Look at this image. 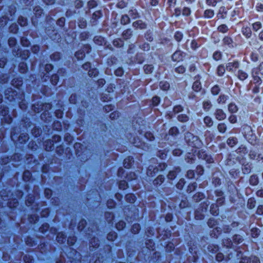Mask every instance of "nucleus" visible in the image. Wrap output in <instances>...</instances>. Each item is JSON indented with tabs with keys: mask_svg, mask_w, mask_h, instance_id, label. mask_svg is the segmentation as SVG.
<instances>
[{
	"mask_svg": "<svg viewBox=\"0 0 263 263\" xmlns=\"http://www.w3.org/2000/svg\"><path fill=\"white\" fill-rule=\"evenodd\" d=\"M241 133L245 138L251 144H254L256 141V136L252 127L248 124L241 126Z\"/></svg>",
	"mask_w": 263,
	"mask_h": 263,
	"instance_id": "f257e3e1",
	"label": "nucleus"
},
{
	"mask_svg": "<svg viewBox=\"0 0 263 263\" xmlns=\"http://www.w3.org/2000/svg\"><path fill=\"white\" fill-rule=\"evenodd\" d=\"M73 147L77 158L82 162H86L88 159V156L86 153L87 147L81 143L76 142Z\"/></svg>",
	"mask_w": 263,
	"mask_h": 263,
	"instance_id": "f03ea898",
	"label": "nucleus"
},
{
	"mask_svg": "<svg viewBox=\"0 0 263 263\" xmlns=\"http://www.w3.org/2000/svg\"><path fill=\"white\" fill-rule=\"evenodd\" d=\"M184 139L187 144L191 147L200 148L203 145V143L199 138L190 132L185 133Z\"/></svg>",
	"mask_w": 263,
	"mask_h": 263,
	"instance_id": "7ed1b4c3",
	"label": "nucleus"
},
{
	"mask_svg": "<svg viewBox=\"0 0 263 263\" xmlns=\"http://www.w3.org/2000/svg\"><path fill=\"white\" fill-rule=\"evenodd\" d=\"M262 76H263V62H261L258 66L252 69L251 76L254 84H261L262 80L260 77Z\"/></svg>",
	"mask_w": 263,
	"mask_h": 263,
	"instance_id": "20e7f679",
	"label": "nucleus"
},
{
	"mask_svg": "<svg viewBox=\"0 0 263 263\" xmlns=\"http://www.w3.org/2000/svg\"><path fill=\"white\" fill-rule=\"evenodd\" d=\"M0 116H2V121L7 124L12 123L13 118L10 114L9 108L7 105H0Z\"/></svg>",
	"mask_w": 263,
	"mask_h": 263,
	"instance_id": "39448f33",
	"label": "nucleus"
},
{
	"mask_svg": "<svg viewBox=\"0 0 263 263\" xmlns=\"http://www.w3.org/2000/svg\"><path fill=\"white\" fill-rule=\"evenodd\" d=\"M210 202L206 201L201 203L199 206L196 210L195 212V218L196 220H202L205 217L206 213Z\"/></svg>",
	"mask_w": 263,
	"mask_h": 263,
	"instance_id": "423d86ee",
	"label": "nucleus"
},
{
	"mask_svg": "<svg viewBox=\"0 0 263 263\" xmlns=\"http://www.w3.org/2000/svg\"><path fill=\"white\" fill-rule=\"evenodd\" d=\"M53 246L46 241H41L37 245L36 249L38 251L43 255H48L54 251L52 249Z\"/></svg>",
	"mask_w": 263,
	"mask_h": 263,
	"instance_id": "0eeeda50",
	"label": "nucleus"
},
{
	"mask_svg": "<svg viewBox=\"0 0 263 263\" xmlns=\"http://www.w3.org/2000/svg\"><path fill=\"white\" fill-rule=\"evenodd\" d=\"M68 262L67 263H81L82 255L77 249L71 248L68 256Z\"/></svg>",
	"mask_w": 263,
	"mask_h": 263,
	"instance_id": "6e6552de",
	"label": "nucleus"
},
{
	"mask_svg": "<svg viewBox=\"0 0 263 263\" xmlns=\"http://www.w3.org/2000/svg\"><path fill=\"white\" fill-rule=\"evenodd\" d=\"M55 153L59 157H61L64 154H65L66 157L68 159H70L71 157L72 156L71 149L68 147H65L63 144L56 146Z\"/></svg>",
	"mask_w": 263,
	"mask_h": 263,
	"instance_id": "1a4fd4ad",
	"label": "nucleus"
},
{
	"mask_svg": "<svg viewBox=\"0 0 263 263\" xmlns=\"http://www.w3.org/2000/svg\"><path fill=\"white\" fill-rule=\"evenodd\" d=\"M189 249L190 253L193 255L192 261L196 262L198 259L197 252L198 251L197 244L194 240H191L187 243Z\"/></svg>",
	"mask_w": 263,
	"mask_h": 263,
	"instance_id": "9d476101",
	"label": "nucleus"
},
{
	"mask_svg": "<svg viewBox=\"0 0 263 263\" xmlns=\"http://www.w3.org/2000/svg\"><path fill=\"white\" fill-rule=\"evenodd\" d=\"M100 246L99 239L96 236L91 237L89 239V248L91 252L96 251Z\"/></svg>",
	"mask_w": 263,
	"mask_h": 263,
	"instance_id": "9b49d317",
	"label": "nucleus"
},
{
	"mask_svg": "<svg viewBox=\"0 0 263 263\" xmlns=\"http://www.w3.org/2000/svg\"><path fill=\"white\" fill-rule=\"evenodd\" d=\"M51 106V104L49 103H35L32 104L31 109L34 112L39 114L43 110L44 107L50 109Z\"/></svg>",
	"mask_w": 263,
	"mask_h": 263,
	"instance_id": "f8f14e48",
	"label": "nucleus"
},
{
	"mask_svg": "<svg viewBox=\"0 0 263 263\" xmlns=\"http://www.w3.org/2000/svg\"><path fill=\"white\" fill-rule=\"evenodd\" d=\"M17 92L16 90L11 87L7 88L5 92L6 98L9 101L12 102L15 101L17 97Z\"/></svg>",
	"mask_w": 263,
	"mask_h": 263,
	"instance_id": "ddd939ff",
	"label": "nucleus"
},
{
	"mask_svg": "<svg viewBox=\"0 0 263 263\" xmlns=\"http://www.w3.org/2000/svg\"><path fill=\"white\" fill-rule=\"evenodd\" d=\"M198 157L199 159L205 161V162L208 163L210 164L214 162V160L212 156L206 153V151H204L203 149L199 151L198 153Z\"/></svg>",
	"mask_w": 263,
	"mask_h": 263,
	"instance_id": "4468645a",
	"label": "nucleus"
},
{
	"mask_svg": "<svg viewBox=\"0 0 263 263\" xmlns=\"http://www.w3.org/2000/svg\"><path fill=\"white\" fill-rule=\"evenodd\" d=\"M239 223L237 221H233L230 225H225L223 227V231L226 233H230L232 231H237L238 230Z\"/></svg>",
	"mask_w": 263,
	"mask_h": 263,
	"instance_id": "2eb2a0df",
	"label": "nucleus"
},
{
	"mask_svg": "<svg viewBox=\"0 0 263 263\" xmlns=\"http://www.w3.org/2000/svg\"><path fill=\"white\" fill-rule=\"evenodd\" d=\"M240 62L238 61L234 60L226 64V69L228 71L234 73L236 70L239 67Z\"/></svg>",
	"mask_w": 263,
	"mask_h": 263,
	"instance_id": "dca6fc26",
	"label": "nucleus"
},
{
	"mask_svg": "<svg viewBox=\"0 0 263 263\" xmlns=\"http://www.w3.org/2000/svg\"><path fill=\"white\" fill-rule=\"evenodd\" d=\"M44 194L46 199L51 200V203L53 205H58V201H57V199L55 198L52 197L53 195V191L49 187L45 188Z\"/></svg>",
	"mask_w": 263,
	"mask_h": 263,
	"instance_id": "f3484780",
	"label": "nucleus"
},
{
	"mask_svg": "<svg viewBox=\"0 0 263 263\" xmlns=\"http://www.w3.org/2000/svg\"><path fill=\"white\" fill-rule=\"evenodd\" d=\"M214 193L217 197L216 204L219 206L223 205L225 202V197L223 192L221 190L217 189L215 191Z\"/></svg>",
	"mask_w": 263,
	"mask_h": 263,
	"instance_id": "a211bd4d",
	"label": "nucleus"
},
{
	"mask_svg": "<svg viewBox=\"0 0 263 263\" xmlns=\"http://www.w3.org/2000/svg\"><path fill=\"white\" fill-rule=\"evenodd\" d=\"M7 206L10 210H15L19 205L18 199L15 197H12L8 199L7 202Z\"/></svg>",
	"mask_w": 263,
	"mask_h": 263,
	"instance_id": "6ab92c4d",
	"label": "nucleus"
},
{
	"mask_svg": "<svg viewBox=\"0 0 263 263\" xmlns=\"http://www.w3.org/2000/svg\"><path fill=\"white\" fill-rule=\"evenodd\" d=\"M222 44L229 48L232 49L236 46V44L233 41V39L229 36H224L222 40Z\"/></svg>",
	"mask_w": 263,
	"mask_h": 263,
	"instance_id": "aec40b11",
	"label": "nucleus"
},
{
	"mask_svg": "<svg viewBox=\"0 0 263 263\" xmlns=\"http://www.w3.org/2000/svg\"><path fill=\"white\" fill-rule=\"evenodd\" d=\"M11 84L14 88L20 89L23 84V78L20 76L14 77L11 80Z\"/></svg>",
	"mask_w": 263,
	"mask_h": 263,
	"instance_id": "412c9836",
	"label": "nucleus"
},
{
	"mask_svg": "<svg viewBox=\"0 0 263 263\" xmlns=\"http://www.w3.org/2000/svg\"><path fill=\"white\" fill-rule=\"evenodd\" d=\"M159 168L158 166L150 164L146 169V175L149 177H155L159 172Z\"/></svg>",
	"mask_w": 263,
	"mask_h": 263,
	"instance_id": "4be33fe9",
	"label": "nucleus"
},
{
	"mask_svg": "<svg viewBox=\"0 0 263 263\" xmlns=\"http://www.w3.org/2000/svg\"><path fill=\"white\" fill-rule=\"evenodd\" d=\"M43 145L46 152H51L54 149V144L53 140H51L50 139L45 140L43 142Z\"/></svg>",
	"mask_w": 263,
	"mask_h": 263,
	"instance_id": "5701e85b",
	"label": "nucleus"
},
{
	"mask_svg": "<svg viewBox=\"0 0 263 263\" xmlns=\"http://www.w3.org/2000/svg\"><path fill=\"white\" fill-rule=\"evenodd\" d=\"M30 52L29 50L18 49L16 52V55L20 58L22 60L26 61L29 58Z\"/></svg>",
	"mask_w": 263,
	"mask_h": 263,
	"instance_id": "b1692460",
	"label": "nucleus"
},
{
	"mask_svg": "<svg viewBox=\"0 0 263 263\" xmlns=\"http://www.w3.org/2000/svg\"><path fill=\"white\" fill-rule=\"evenodd\" d=\"M134 158L132 156H128L125 158L123 161V165L126 169L132 168L134 163Z\"/></svg>",
	"mask_w": 263,
	"mask_h": 263,
	"instance_id": "393cba45",
	"label": "nucleus"
},
{
	"mask_svg": "<svg viewBox=\"0 0 263 263\" xmlns=\"http://www.w3.org/2000/svg\"><path fill=\"white\" fill-rule=\"evenodd\" d=\"M24 241L27 246L31 248L35 247L37 245V241L30 235L25 237Z\"/></svg>",
	"mask_w": 263,
	"mask_h": 263,
	"instance_id": "a878e982",
	"label": "nucleus"
},
{
	"mask_svg": "<svg viewBox=\"0 0 263 263\" xmlns=\"http://www.w3.org/2000/svg\"><path fill=\"white\" fill-rule=\"evenodd\" d=\"M67 239V235L65 232L61 231L59 232L57 234L56 240L60 245L64 244Z\"/></svg>",
	"mask_w": 263,
	"mask_h": 263,
	"instance_id": "bb28decb",
	"label": "nucleus"
},
{
	"mask_svg": "<svg viewBox=\"0 0 263 263\" xmlns=\"http://www.w3.org/2000/svg\"><path fill=\"white\" fill-rule=\"evenodd\" d=\"M228 189L229 191L232 192V194L230 195V200L231 202H234L235 198L238 194L237 190L234 184L229 185Z\"/></svg>",
	"mask_w": 263,
	"mask_h": 263,
	"instance_id": "cd10ccee",
	"label": "nucleus"
},
{
	"mask_svg": "<svg viewBox=\"0 0 263 263\" xmlns=\"http://www.w3.org/2000/svg\"><path fill=\"white\" fill-rule=\"evenodd\" d=\"M77 237L74 234L69 235L68 237H67V243L68 246L69 247V248H72V247L76 244V242L77 241ZM69 251L70 249H69V251L67 255V257L68 256Z\"/></svg>",
	"mask_w": 263,
	"mask_h": 263,
	"instance_id": "c85d7f7f",
	"label": "nucleus"
},
{
	"mask_svg": "<svg viewBox=\"0 0 263 263\" xmlns=\"http://www.w3.org/2000/svg\"><path fill=\"white\" fill-rule=\"evenodd\" d=\"M145 61V57L142 53H137L134 57V61H131L133 64H142Z\"/></svg>",
	"mask_w": 263,
	"mask_h": 263,
	"instance_id": "c756f323",
	"label": "nucleus"
},
{
	"mask_svg": "<svg viewBox=\"0 0 263 263\" xmlns=\"http://www.w3.org/2000/svg\"><path fill=\"white\" fill-rule=\"evenodd\" d=\"M104 216L107 223L109 225H112L115 218L114 213L111 212H105Z\"/></svg>",
	"mask_w": 263,
	"mask_h": 263,
	"instance_id": "7c9ffc66",
	"label": "nucleus"
},
{
	"mask_svg": "<svg viewBox=\"0 0 263 263\" xmlns=\"http://www.w3.org/2000/svg\"><path fill=\"white\" fill-rule=\"evenodd\" d=\"M104 256L98 251L93 252L91 256V259L93 260V263H102Z\"/></svg>",
	"mask_w": 263,
	"mask_h": 263,
	"instance_id": "2f4dec72",
	"label": "nucleus"
},
{
	"mask_svg": "<svg viewBox=\"0 0 263 263\" xmlns=\"http://www.w3.org/2000/svg\"><path fill=\"white\" fill-rule=\"evenodd\" d=\"M22 180L25 182H29L32 180V174L31 172L28 170L24 171L22 174Z\"/></svg>",
	"mask_w": 263,
	"mask_h": 263,
	"instance_id": "473e14b6",
	"label": "nucleus"
},
{
	"mask_svg": "<svg viewBox=\"0 0 263 263\" xmlns=\"http://www.w3.org/2000/svg\"><path fill=\"white\" fill-rule=\"evenodd\" d=\"M103 16V13L101 10L95 11L92 14L91 22L93 24H96L100 18Z\"/></svg>",
	"mask_w": 263,
	"mask_h": 263,
	"instance_id": "72a5a7b5",
	"label": "nucleus"
},
{
	"mask_svg": "<svg viewBox=\"0 0 263 263\" xmlns=\"http://www.w3.org/2000/svg\"><path fill=\"white\" fill-rule=\"evenodd\" d=\"M18 69L22 74H26L29 70L28 66L25 62H20L18 65Z\"/></svg>",
	"mask_w": 263,
	"mask_h": 263,
	"instance_id": "f704fd0d",
	"label": "nucleus"
},
{
	"mask_svg": "<svg viewBox=\"0 0 263 263\" xmlns=\"http://www.w3.org/2000/svg\"><path fill=\"white\" fill-rule=\"evenodd\" d=\"M40 217V216H39L37 214H28L27 216L28 221L31 224H34L39 221Z\"/></svg>",
	"mask_w": 263,
	"mask_h": 263,
	"instance_id": "c9c22d12",
	"label": "nucleus"
},
{
	"mask_svg": "<svg viewBox=\"0 0 263 263\" xmlns=\"http://www.w3.org/2000/svg\"><path fill=\"white\" fill-rule=\"evenodd\" d=\"M125 201L129 203L134 204L137 200V197L135 194L128 193L125 195Z\"/></svg>",
	"mask_w": 263,
	"mask_h": 263,
	"instance_id": "e433bc0d",
	"label": "nucleus"
},
{
	"mask_svg": "<svg viewBox=\"0 0 263 263\" xmlns=\"http://www.w3.org/2000/svg\"><path fill=\"white\" fill-rule=\"evenodd\" d=\"M235 76L240 81H241L246 80L248 78L249 76L247 72H246L242 69H239L235 74Z\"/></svg>",
	"mask_w": 263,
	"mask_h": 263,
	"instance_id": "4c0bfd02",
	"label": "nucleus"
},
{
	"mask_svg": "<svg viewBox=\"0 0 263 263\" xmlns=\"http://www.w3.org/2000/svg\"><path fill=\"white\" fill-rule=\"evenodd\" d=\"M87 224V222L86 220L83 218H81L79 220V221L78 223V226H77V229H78V231L80 232H83L84 231Z\"/></svg>",
	"mask_w": 263,
	"mask_h": 263,
	"instance_id": "58836bf2",
	"label": "nucleus"
},
{
	"mask_svg": "<svg viewBox=\"0 0 263 263\" xmlns=\"http://www.w3.org/2000/svg\"><path fill=\"white\" fill-rule=\"evenodd\" d=\"M145 246L146 249L149 251H153L155 250V243L152 239H147L146 240Z\"/></svg>",
	"mask_w": 263,
	"mask_h": 263,
	"instance_id": "ea45409f",
	"label": "nucleus"
},
{
	"mask_svg": "<svg viewBox=\"0 0 263 263\" xmlns=\"http://www.w3.org/2000/svg\"><path fill=\"white\" fill-rule=\"evenodd\" d=\"M241 33L247 39H249L252 35L251 28L248 26H243L241 28Z\"/></svg>",
	"mask_w": 263,
	"mask_h": 263,
	"instance_id": "a19ab883",
	"label": "nucleus"
},
{
	"mask_svg": "<svg viewBox=\"0 0 263 263\" xmlns=\"http://www.w3.org/2000/svg\"><path fill=\"white\" fill-rule=\"evenodd\" d=\"M214 115L216 119L218 120H223L226 118V114L221 109H217Z\"/></svg>",
	"mask_w": 263,
	"mask_h": 263,
	"instance_id": "79ce46f5",
	"label": "nucleus"
},
{
	"mask_svg": "<svg viewBox=\"0 0 263 263\" xmlns=\"http://www.w3.org/2000/svg\"><path fill=\"white\" fill-rule=\"evenodd\" d=\"M17 140L20 144H25L29 140L28 135L27 133L20 134Z\"/></svg>",
	"mask_w": 263,
	"mask_h": 263,
	"instance_id": "37998d69",
	"label": "nucleus"
},
{
	"mask_svg": "<svg viewBox=\"0 0 263 263\" xmlns=\"http://www.w3.org/2000/svg\"><path fill=\"white\" fill-rule=\"evenodd\" d=\"M172 59L174 61L179 62L182 60L183 52L180 50H177L172 55Z\"/></svg>",
	"mask_w": 263,
	"mask_h": 263,
	"instance_id": "c03bdc74",
	"label": "nucleus"
},
{
	"mask_svg": "<svg viewBox=\"0 0 263 263\" xmlns=\"http://www.w3.org/2000/svg\"><path fill=\"white\" fill-rule=\"evenodd\" d=\"M118 237V235L117 233L114 231H111L106 234V239L108 241L111 242L115 241Z\"/></svg>",
	"mask_w": 263,
	"mask_h": 263,
	"instance_id": "a18cd8bd",
	"label": "nucleus"
},
{
	"mask_svg": "<svg viewBox=\"0 0 263 263\" xmlns=\"http://www.w3.org/2000/svg\"><path fill=\"white\" fill-rule=\"evenodd\" d=\"M52 129L57 132H61L62 130V123L59 120L53 121L52 124Z\"/></svg>",
	"mask_w": 263,
	"mask_h": 263,
	"instance_id": "49530a36",
	"label": "nucleus"
},
{
	"mask_svg": "<svg viewBox=\"0 0 263 263\" xmlns=\"http://www.w3.org/2000/svg\"><path fill=\"white\" fill-rule=\"evenodd\" d=\"M42 129L40 127L35 126L31 129V135L34 138H37L39 137L42 134Z\"/></svg>",
	"mask_w": 263,
	"mask_h": 263,
	"instance_id": "de8ad7c7",
	"label": "nucleus"
},
{
	"mask_svg": "<svg viewBox=\"0 0 263 263\" xmlns=\"http://www.w3.org/2000/svg\"><path fill=\"white\" fill-rule=\"evenodd\" d=\"M18 24L22 27H26L28 24V20L27 17L20 15L17 20Z\"/></svg>",
	"mask_w": 263,
	"mask_h": 263,
	"instance_id": "09e8293b",
	"label": "nucleus"
},
{
	"mask_svg": "<svg viewBox=\"0 0 263 263\" xmlns=\"http://www.w3.org/2000/svg\"><path fill=\"white\" fill-rule=\"evenodd\" d=\"M50 229V224L47 222H44L39 228V231L43 234H46Z\"/></svg>",
	"mask_w": 263,
	"mask_h": 263,
	"instance_id": "8fccbe9b",
	"label": "nucleus"
},
{
	"mask_svg": "<svg viewBox=\"0 0 263 263\" xmlns=\"http://www.w3.org/2000/svg\"><path fill=\"white\" fill-rule=\"evenodd\" d=\"M118 188L121 190H125L129 187L128 182L125 180H121L117 182Z\"/></svg>",
	"mask_w": 263,
	"mask_h": 263,
	"instance_id": "3c124183",
	"label": "nucleus"
},
{
	"mask_svg": "<svg viewBox=\"0 0 263 263\" xmlns=\"http://www.w3.org/2000/svg\"><path fill=\"white\" fill-rule=\"evenodd\" d=\"M62 57V55L61 52L55 51L50 55V59L52 61L57 62L61 59Z\"/></svg>",
	"mask_w": 263,
	"mask_h": 263,
	"instance_id": "603ef678",
	"label": "nucleus"
},
{
	"mask_svg": "<svg viewBox=\"0 0 263 263\" xmlns=\"http://www.w3.org/2000/svg\"><path fill=\"white\" fill-rule=\"evenodd\" d=\"M226 66L225 67L223 64L219 65L216 69V74L219 77H222L226 72Z\"/></svg>",
	"mask_w": 263,
	"mask_h": 263,
	"instance_id": "864d4df0",
	"label": "nucleus"
},
{
	"mask_svg": "<svg viewBox=\"0 0 263 263\" xmlns=\"http://www.w3.org/2000/svg\"><path fill=\"white\" fill-rule=\"evenodd\" d=\"M60 80V77L58 73H53L50 77V81L53 86H56Z\"/></svg>",
	"mask_w": 263,
	"mask_h": 263,
	"instance_id": "5fc2aeb1",
	"label": "nucleus"
},
{
	"mask_svg": "<svg viewBox=\"0 0 263 263\" xmlns=\"http://www.w3.org/2000/svg\"><path fill=\"white\" fill-rule=\"evenodd\" d=\"M95 44L99 46H102L105 43L104 37L101 35H96L93 39Z\"/></svg>",
	"mask_w": 263,
	"mask_h": 263,
	"instance_id": "6e6d98bb",
	"label": "nucleus"
},
{
	"mask_svg": "<svg viewBox=\"0 0 263 263\" xmlns=\"http://www.w3.org/2000/svg\"><path fill=\"white\" fill-rule=\"evenodd\" d=\"M126 223L123 220H120L117 222L115 223V228L118 231H123L126 227Z\"/></svg>",
	"mask_w": 263,
	"mask_h": 263,
	"instance_id": "4d7b16f0",
	"label": "nucleus"
},
{
	"mask_svg": "<svg viewBox=\"0 0 263 263\" xmlns=\"http://www.w3.org/2000/svg\"><path fill=\"white\" fill-rule=\"evenodd\" d=\"M141 229V226L138 223H134L130 229V232L133 234H138Z\"/></svg>",
	"mask_w": 263,
	"mask_h": 263,
	"instance_id": "13d9d810",
	"label": "nucleus"
},
{
	"mask_svg": "<svg viewBox=\"0 0 263 263\" xmlns=\"http://www.w3.org/2000/svg\"><path fill=\"white\" fill-rule=\"evenodd\" d=\"M74 57L78 61L83 60L86 57L85 53L83 50L79 49L74 53Z\"/></svg>",
	"mask_w": 263,
	"mask_h": 263,
	"instance_id": "bf43d9fd",
	"label": "nucleus"
},
{
	"mask_svg": "<svg viewBox=\"0 0 263 263\" xmlns=\"http://www.w3.org/2000/svg\"><path fill=\"white\" fill-rule=\"evenodd\" d=\"M74 137L69 133H66L64 136V141L67 145H70L74 141Z\"/></svg>",
	"mask_w": 263,
	"mask_h": 263,
	"instance_id": "052dcab7",
	"label": "nucleus"
},
{
	"mask_svg": "<svg viewBox=\"0 0 263 263\" xmlns=\"http://www.w3.org/2000/svg\"><path fill=\"white\" fill-rule=\"evenodd\" d=\"M35 201V197L33 195L29 194L25 200V203L27 206L32 205Z\"/></svg>",
	"mask_w": 263,
	"mask_h": 263,
	"instance_id": "680f3d73",
	"label": "nucleus"
},
{
	"mask_svg": "<svg viewBox=\"0 0 263 263\" xmlns=\"http://www.w3.org/2000/svg\"><path fill=\"white\" fill-rule=\"evenodd\" d=\"M210 213L214 216H217L219 214V205L216 203H213L210 206Z\"/></svg>",
	"mask_w": 263,
	"mask_h": 263,
	"instance_id": "e2e57ef3",
	"label": "nucleus"
},
{
	"mask_svg": "<svg viewBox=\"0 0 263 263\" xmlns=\"http://www.w3.org/2000/svg\"><path fill=\"white\" fill-rule=\"evenodd\" d=\"M21 121L23 126L26 129L30 127L32 124V122L27 117L23 118Z\"/></svg>",
	"mask_w": 263,
	"mask_h": 263,
	"instance_id": "0e129e2a",
	"label": "nucleus"
},
{
	"mask_svg": "<svg viewBox=\"0 0 263 263\" xmlns=\"http://www.w3.org/2000/svg\"><path fill=\"white\" fill-rule=\"evenodd\" d=\"M125 179L127 182H130L137 179L136 174L134 172H129L126 174Z\"/></svg>",
	"mask_w": 263,
	"mask_h": 263,
	"instance_id": "69168bd1",
	"label": "nucleus"
},
{
	"mask_svg": "<svg viewBox=\"0 0 263 263\" xmlns=\"http://www.w3.org/2000/svg\"><path fill=\"white\" fill-rule=\"evenodd\" d=\"M164 181V176L163 175L158 176L153 181L154 185L158 186L161 185Z\"/></svg>",
	"mask_w": 263,
	"mask_h": 263,
	"instance_id": "338daca9",
	"label": "nucleus"
},
{
	"mask_svg": "<svg viewBox=\"0 0 263 263\" xmlns=\"http://www.w3.org/2000/svg\"><path fill=\"white\" fill-rule=\"evenodd\" d=\"M215 14L214 11L211 9H206L204 12L203 16L206 19L212 18Z\"/></svg>",
	"mask_w": 263,
	"mask_h": 263,
	"instance_id": "774afa93",
	"label": "nucleus"
}]
</instances>
